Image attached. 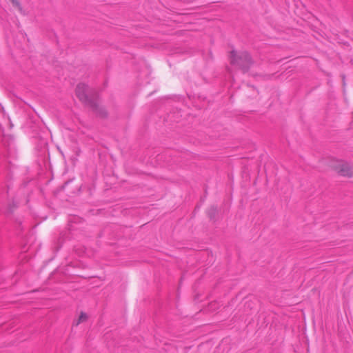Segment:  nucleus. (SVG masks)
Returning a JSON list of instances; mask_svg holds the SVG:
<instances>
[{"mask_svg":"<svg viewBox=\"0 0 353 353\" xmlns=\"http://www.w3.org/2000/svg\"><path fill=\"white\" fill-rule=\"evenodd\" d=\"M331 168L338 174L343 176H353V165L339 159H333L330 162Z\"/></svg>","mask_w":353,"mask_h":353,"instance_id":"1","label":"nucleus"},{"mask_svg":"<svg viewBox=\"0 0 353 353\" xmlns=\"http://www.w3.org/2000/svg\"><path fill=\"white\" fill-rule=\"evenodd\" d=\"M88 88L85 84H79L76 88V94L77 97L82 101H88Z\"/></svg>","mask_w":353,"mask_h":353,"instance_id":"2","label":"nucleus"},{"mask_svg":"<svg viewBox=\"0 0 353 353\" xmlns=\"http://www.w3.org/2000/svg\"><path fill=\"white\" fill-rule=\"evenodd\" d=\"M231 63L233 64L241 65V57H240L236 52L231 53Z\"/></svg>","mask_w":353,"mask_h":353,"instance_id":"3","label":"nucleus"},{"mask_svg":"<svg viewBox=\"0 0 353 353\" xmlns=\"http://www.w3.org/2000/svg\"><path fill=\"white\" fill-rule=\"evenodd\" d=\"M88 319V314L84 312H81L77 321V325L79 324L85 322Z\"/></svg>","mask_w":353,"mask_h":353,"instance_id":"4","label":"nucleus"},{"mask_svg":"<svg viewBox=\"0 0 353 353\" xmlns=\"http://www.w3.org/2000/svg\"><path fill=\"white\" fill-rule=\"evenodd\" d=\"M10 1L12 2V5L16 7H19L20 6V3L18 0H10Z\"/></svg>","mask_w":353,"mask_h":353,"instance_id":"5","label":"nucleus"}]
</instances>
